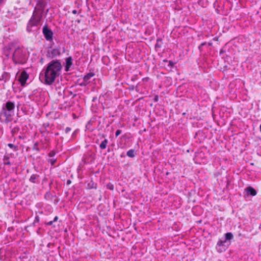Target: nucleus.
<instances>
[{"instance_id":"nucleus-1","label":"nucleus","mask_w":261,"mask_h":261,"mask_svg":"<svg viewBox=\"0 0 261 261\" xmlns=\"http://www.w3.org/2000/svg\"><path fill=\"white\" fill-rule=\"evenodd\" d=\"M63 65L61 60L53 59L49 62L40 73V79L47 85H52L62 75Z\"/></svg>"},{"instance_id":"nucleus-2","label":"nucleus","mask_w":261,"mask_h":261,"mask_svg":"<svg viewBox=\"0 0 261 261\" xmlns=\"http://www.w3.org/2000/svg\"><path fill=\"white\" fill-rule=\"evenodd\" d=\"M15 103L10 100L3 103L0 111V121L8 124L13 120L14 115Z\"/></svg>"},{"instance_id":"nucleus-3","label":"nucleus","mask_w":261,"mask_h":261,"mask_svg":"<svg viewBox=\"0 0 261 261\" xmlns=\"http://www.w3.org/2000/svg\"><path fill=\"white\" fill-rule=\"evenodd\" d=\"M28 58L27 52L23 47H17L12 54V60L15 64H23L26 63Z\"/></svg>"},{"instance_id":"nucleus-4","label":"nucleus","mask_w":261,"mask_h":261,"mask_svg":"<svg viewBox=\"0 0 261 261\" xmlns=\"http://www.w3.org/2000/svg\"><path fill=\"white\" fill-rule=\"evenodd\" d=\"M233 238L231 232H227L225 234V239L223 240H219L217 243L216 249L218 252L221 253L225 251L230 245L229 242Z\"/></svg>"},{"instance_id":"nucleus-5","label":"nucleus","mask_w":261,"mask_h":261,"mask_svg":"<svg viewBox=\"0 0 261 261\" xmlns=\"http://www.w3.org/2000/svg\"><path fill=\"white\" fill-rule=\"evenodd\" d=\"M65 51V48L58 46L56 47H49L46 52V57L50 59H56L55 58L59 57L61 54Z\"/></svg>"},{"instance_id":"nucleus-6","label":"nucleus","mask_w":261,"mask_h":261,"mask_svg":"<svg viewBox=\"0 0 261 261\" xmlns=\"http://www.w3.org/2000/svg\"><path fill=\"white\" fill-rule=\"evenodd\" d=\"M42 13L38 14L35 11L34 12L31 18L28 23L27 30L28 32L30 33L33 31L32 29L33 27H37L39 24L42 17Z\"/></svg>"},{"instance_id":"nucleus-7","label":"nucleus","mask_w":261,"mask_h":261,"mask_svg":"<svg viewBox=\"0 0 261 261\" xmlns=\"http://www.w3.org/2000/svg\"><path fill=\"white\" fill-rule=\"evenodd\" d=\"M42 33L48 41H51L53 40V33L51 29H49L47 25H45L42 29Z\"/></svg>"},{"instance_id":"nucleus-8","label":"nucleus","mask_w":261,"mask_h":261,"mask_svg":"<svg viewBox=\"0 0 261 261\" xmlns=\"http://www.w3.org/2000/svg\"><path fill=\"white\" fill-rule=\"evenodd\" d=\"M29 78V74L27 72L23 70L22 71L18 77V81L20 83L21 86H24L26 83V81Z\"/></svg>"},{"instance_id":"nucleus-9","label":"nucleus","mask_w":261,"mask_h":261,"mask_svg":"<svg viewBox=\"0 0 261 261\" xmlns=\"http://www.w3.org/2000/svg\"><path fill=\"white\" fill-rule=\"evenodd\" d=\"M65 64L64 70L66 72H68L70 70V68L71 66L73 65L72 57L70 56L66 58L65 59Z\"/></svg>"},{"instance_id":"nucleus-10","label":"nucleus","mask_w":261,"mask_h":261,"mask_svg":"<svg viewBox=\"0 0 261 261\" xmlns=\"http://www.w3.org/2000/svg\"><path fill=\"white\" fill-rule=\"evenodd\" d=\"M245 191L246 192L247 195L254 196L257 194L256 190L251 186H249L246 188Z\"/></svg>"},{"instance_id":"nucleus-11","label":"nucleus","mask_w":261,"mask_h":261,"mask_svg":"<svg viewBox=\"0 0 261 261\" xmlns=\"http://www.w3.org/2000/svg\"><path fill=\"white\" fill-rule=\"evenodd\" d=\"M40 175L37 174H33L30 177L29 180L33 184H38L39 182Z\"/></svg>"},{"instance_id":"nucleus-12","label":"nucleus","mask_w":261,"mask_h":261,"mask_svg":"<svg viewBox=\"0 0 261 261\" xmlns=\"http://www.w3.org/2000/svg\"><path fill=\"white\" fill-rule=\"evenodd\" d=\"M46 6V3L44 0H39L37 4V6L38 9L40 10L41 13H42L44 12L45 9V7Z\"/></svg>"},{"instance_id":"nucleus-13","label":"nucleus","mask_w":261,"mask_h":261,"mask_svg":"<svg viewBox=\"0 0 261 261\" xmlns=\"http://www.w3.org/2000/svg\"><path fill=\"white\" fill-rule=\"evenodd\" d=\"M10 78V74L9 72H4V73L0 75V80L4 81V82H6L9 80Z\"/></svg>"},{"instance_id":"nucleus-14","label":"nucleus","mask_w":261,"mask_h":261,"mask_svg":"<svg viewBox=\"0 0 261 261\" xmlns=\"http://www.w3.org/2000/svg\"><path fill=\"white\" fill-rule=\"evenodd\" d=\"M94 75H95V74L94 73L89 72L84 76L83 79L84 80L85 82L89 84L90 82L91 78L93 76H94Z\"/></svg>"},{"instance_id":"nucleus-15","label":"nucleus","mask_w":261,"mask_h":261,"mask_svg":"<svg viewBox=\"0 0 261 261\" xmlns=\"http://www.w3.org/2000/svg\"><path fill=\"white\" fill-rule=\"evenodd\" d=\"M11 49V47L10 45L6 46L4 48V55L6 56V57L8 58L10 54V50Z\"/></svg>"},{"instance_id":"nucleus-16","label":"nucleus","mask_w":261,"mask_h":261,"mask_svg":"<svg viewBox=\"0 0 261 261\" xmlns=\"http://www.w3.org/2000/svg\"><path fill=\"white\" fill-rule=\"evenodd\" d=\"M87 188L89 189H96V184L94 183L93 180H91L88 183Z\"/></svg>"},{"instance_id":"nucleus-17","label":"nucleus","mask_w":261,"mask_h":261,"mask_svg":"<svg viewBox=\"0 0 261 261\" xmlns=\"http://www.w3.org/2000/svg\"><path fill=\"white\" fill-rule=\"evenodd\" d=\"M9 159H10V157L7 155H5L4 156L3 160V161H5L4 162V164L5 165H12L11 163L9 161Z\"/></svg>"},{"instance_id":"nucleus-18","label":"nucleus","mask_w":261,"mask_h":261,"mask_svg":"<svg viewBox=\"0 0 261 261\" xmlns=\"http://www.w3.org/2000/svg\"><path fill=\"white\" fill-rule=\"evenodd\" d=\"M108 143V140L107 139H105L103 140L101 143L99 145V147L101 149H104L106 148L107 144Z\"/></svg>"},{"instance_id":"nucleus-19","label":"nucleus","mask_w":261,"mask_h":261,"mask_svg":"<svg viewBox=\"0 0 261 261\" xmlns=\"http://www.w3.org/2000/svg\"><path fill=\"white\" fill-rule=\"evenodd\" d=\"M126 155L130 158H134L136 155L134 149H130L126 152Z\"/></svg>"},{"instance_id":"nucleus-20","label":"nucleus","mask_w":261,"mask_h":261,"mask_svg":"<svg viewBox=\"0 0 261 261\" xmlns=\"http://www.w3.org/2000/svg\"><path fill=\"white\" fill-rule=\"evenodd\" d=\"M163 44V40L161 38H158L156 39V43L155 45V48H160Z\"/></svg>"},{"instance_id":"nucleus-21","label":"nucleus","mask_w":261,"mask_h":261,"mask_svg":"<svg viewBox=\"0 0 261 261\" xmlns=\"http://www.w3.org/2000/svg\"><path fill=\"white\" fill-rule=\"evenodd\" d=\"M53 197L54 196L49 191L46 192L44 194V198L47 200H51Z\"/></svg>"},{"instance_id":"nucleus-22","label":"nucleus","mask_w":261,"mask_h":261,"mask_svg":"<svg viewBox=\"0 0 261 261\" xmlns=\"http://www.w3.org/2000/svg\"><path fill=\"white\" fill-rule=\"evenodd\" d=\"M20 130V128L19 126H17L13 128L11 130V134L13 136Z\"/></svg>"},{"instance_id":"nucleus-23","label":"nucleus","mask_w":261,"mask_h":261,"mask_svg":"<svg viewBox=\"0 0 261 261\" xmlns=\"http://www.w3.org/2000/svg\"><path fill=\"white\" fill-rule=\"evenodd\" d=\"M38 142H36L34 143L33 147H32V149L33 150H36L37 151V152H39L40 151V149L38 147Z\"/></svg>"},{"instance_id":"nucleus-24","label":"nucleus","mask_w":261,"mask_h":261,"mask_svg":"<svg viewBox=\"0 0 261 261\" xmlns=\"http://www.w3.org/2000/svg\"><path fill=\"white\" fill-rule=\"evenodd\" d=\"M56 162H57L56 159L52 158V159H49L48 160V162L49 163L51 166L54 165L55 164V163H56Z\"/></svg>"},{"instance_id":"nucleus-25","label":"nucleus","mask_w":261,"mask_h":261,"mask_svg":"<svg viewBox=\"0 0 261 261\" xmlns=\"http://www.w3.org/2000/svg\"><path fill=\"white\" fill-rule=\"evenodd\" d=\"M8 146L11 149H13L14 151L17 150V147L12 143L8 144Z\"/></svg>"},{"instance_id":"nucleus-26","label":"nucleus","mask_w":261,"mask_h":261,"mask_svg":"<svg viewBox=\"0 0 261 261\" xmlns=\"http://www.w3.org/2000/svg\"><path fill=\"white\" fill-rule=\"evenodd\" d=\"M56 152L54 150H51V151H50V152L48 153V156L50 157V158H53L55 154H56Z\"/></svg>"},{"instance_id":"nucleus-27","label":"nucleus","mask_w":261,"mask_h":261,"mask_svg":"<svg viewBox=\"0 0 261 261\" xmlns=\"http://www.w3.org/2000/svg\"><path fill=\"white\" fill-rule=\"evenodd\" d=\"M174 65V63L172 61H169L168 62V66L170 67V68H172Z\"/></svg>"},{"instance_id":"nucleus-28","label":"nucleus","mask_w":261,"mask_h":261,"mask_svg":"<svg viewBox=\"0 0 261 261\" xmlns=\"http://www.w3.org/2000/svg\"><path fill=\"white\" fill-rule=\"evenodd\" d=\"M107 188H108V189H109L111 190H113L114 189V186H113V185H112L111 184H108L107 185Z\"/></svg>"},{"instance_id":"nucleus-29","label":"nucleus","mask_w":261,"mask_h":261,"mask_svg":"<svg viewBox=\"0 0 261 261\" xmlns=\"http://www.w3.org/2000/svg\"><path fill=\"white\" fill-rule=\"evenodd\" d=\"M206 44V42L201 43L200 45L198 46L199 49L201 51L202 50V46L205 45Z\"/></svg>"},{"instance_id":"nucleus-30","label":"nucleus","mask_w":261,"mask_h":261,"mask_svg":"<svg viewBox=\"0 0 261 261\" xmlns=\"http://www.w3.org/2000/svg\"><path fill=\"white\" fill-rule=\"evenodd\" d=\"M122 131L120 129H117L115 133V136L117 137L121 133Z\"/></svg>"},{"instance_id":"nucleus-31","label":"nucleus","mask_w":261,"mask_h":261,"mask_svg":"<svg viewBox=\"0 0 261 261\" xmlns=\"http://www.w3.org/2000/svg\"><path fill=\"white\" fill-rule=\"evenodd\" d=\"M88 84L85 82L84 80L83 79V81L80 84V85L81 86H86Z\"/></svg>"},{"instance_id":"nucleus-32","label":"nucleus","mask_w":261,"mask_h":261,"mask_svg":"<svg viewBox=\"0 0 261 261\" xmlns=\"http://www.w3.org/2000/svg\"><path fill=\"white\" fill-rule=\"evenodd\" d=\"M71 130V128L69 127H67L66 128H65V133L67 134L69 132H70Z\"/></svg>"},{"instance_id":"nucleus-33","label":"nucleus","mask_w":261,"mask_h":261,"mask_svg":"<svg viewBox=\"0 0 261 261\" xmlns=\"http://www.w3.org/2000/svg\"><path fill=\"white\" fill-rule=\"evenodd\" d=\"M39 220H40V218L38 216H36L35 217V220H34V222H39Z\"/></svg>"},{"instance_id":"nucleus-34","label":"nucleus","mask_w":261,"mask_h":261,"mask_svg":"<svg viewBox=\"0 0 261 261\" xmlns=\"http://www.w3.org/2000/svg\"><path fill=\"white\" fill-rule=\"evenodd\" d=\"M53 222H54L53 221H49L48 222H46L45 224L46 225L50 226V225H51L53 224Z\"/></svg>"},{"instance_id":"nucleus-35","label":"nucleus","mask_w":261,"mask_h":261,"mask_svg":"<svg viewBox=\"0 0 261 261\" xmlns=\"http://www.w3.org/2000/svg\"><path fill=\"white\" fill-rule=\"evenodd\" d=\"M144 82H147L149 80V77H145V78H143V80H142Z\"/></svg>"},{"instance_id":"nucleus-36","label":"nucleus","mask_w":261,"mask_h":261,"mask_svg":"<svg viewBox=\"0 0 261 261\" xmlns=\"http://www.w3.org/2000/svg\"><path fill=\"white\" fill-rule=\"evenodd\" d=\"M71 183V181L70 179H68L66 182L67 185H69Z\"/></svg>"},{"instance_id":"nucleus-37","label":"nucleus","mask_w":261,"mask_h":261,"mask_svg":"<svg viewBox=\"0 0 261 261\" xmlns=\"http://www.w3.org/2000/svg\"><path fill=\"white\" fill-rule=\"evenodd\" d=\"M58 217L56 216L54 218V220L53 221V222H56L58 220Z\"/></svg>"},{"instance_id":"nucleus-38","label":"nucleus","mask_w":261,"mask_h":261,"mask_svg":"<svg viewBox=\"0 0 261 261\" xmlns=\"http://www.w3.org/2000/svg\"><path fill=\"white\" fill-rule=\"evenodd\" d=\"M129 89L132 90H134L135 89V86H131L129 88Z\"/></svg>"},{"instance_id":"nucleus-39","label":"nucleus","mask_w":261,"mask_h":261,"mask_svg":"<svg viewBox=\"0 0 261 261\" xmlns=\"http://www.w3.org/2000/svg\"><path fill=\"white\" fill-rule=\"evenodd\" d=\"M72 13L73 14H76V13H77V11H76V10H73L72 11Z\"/></svg>"},{"instance_id":"nucleus-40","label":"nucleus","mask_w":261,"mask_h":261,"mask_svg":"<svg viewBox=\"0 0 261 261\" xmlns=\"http://www.w3.org/2000/svg\"><path fill=\"white\" fill-rule=\"evenodd\" d=\"M154 101H157L158 100V96H156L154 99Z\"/></svg>"},{"instance_id":"nucleus-41","label":"nucleus","mask_w":261,"mask_h":261,"mask_svg":"<svg viewBox=\"0 0 261 261\" xmlns=\"http://www.w3.org/2000/svg\"><path fill=\"white\" fill-rule=\"evenodd\" d=\"M18 138L20 139H24V137L21 136H18Z\"/></svg>"},{"instance_id":"nucleus-42","label":"nucleus","mask_w":261,"mask_h":261,"mask_svg":"<svg viewBox=\"0 0 261 261\" xmlns=\"http://www.w3.org/2000/svg\"><path fill=\"white\" fill-rule=\"evenodd\" d=\"M97 99L96 97H93L92 101H94Z\"/></svg>"},{"instance_id":"nucleus-43","label":"nucleus","mask_w":261,"mask_h":261,"mask_svg":"<svg viewBox=\"0 0 261 261\" xmlns=\"http://www.w3.org/2000/svg\"><path fill=\"white\" fill-rule=\"evenodd\" d=\"M94 155H95V154H93V153H91V154H90V156L92 158H94L93 156H94Z\"/></svg>"},{"instance_id":"nucleus-44","label":"nucleus","mask_w":261,"mask_h":261,"mask_svg":"<svg viewBox=\"0 0 261 261\" xmlns=\"http://www.w3.org/2000/svg\"><path fill=\"white\" fill-rule=\"evenodd\" d=\"M36 223L34 221V222L32 223L33 226H36Z\"/></svg>"},{"instance_id":"nucleus-45","label":"nucleus","mask_w":261,"mask_h":261,"mask_svg":"<svg viewBox=\"0 0 261 261\" xmlns=\"http://www.w3.org/2000/svg\"><path fill=\"white\" fill-rule=\"evenodd\" d=\"M212 45V42H208V46H211Z\"/></svg>"},{"instance_id":"nucleus-46","label":"nucleus","mask_w":261,"mask_h":261,"mask_svg":"<svg viewBox=\"0 0 261 261\" xmlns=\"http://www.w3.org/2000/svg\"><path fill=\"white\" fill-rule=\"evenodd\" d=\"M4 0H0V5L3 3Z\"/></svg>"},{"instance_id":"nucleus-47","label":"nucleus","mask_w":261,"mask_h":261,"mask_svg":"<svg viewBox=\"0 0 261 261\" xmlns=\"http://www.w3.org/2000/svg\"><path fill=\"white\" fill-rule=\"evenodd\" d=\"M53 184V181H51L50 182L49 184V187H50L51 185Z\"/></svg>"},{"instance_id":"nucleus-48","label":"nucleus","mask_w":261,"mask_h":261,"mask_svg":"<svg viewBox=\"0 0 261 261\" xmlns=\"http://www.w3.org/2000/svg\"><path fill=\"white\" fill-rule=\"evenodd\" d=\"M136 90L137 91H138V87H137V86H136Z\"/></svg>"},{"instance_id":"nucleus-49","label":"nucleus","mask_w":261,"mask_h":261,"mask_svg":"<svg viewBox=\"0 0 261 261\" xmlns=\"http://www.w3.org/2000/svg\"><path fill=\"white\" fill-rule=\"evenodd\" d=\"M259 129H260V133H261V124H260V126H259Z\"/></svg>"},{"instance_id":"nucleus-50","label":"nucleus","mask_w":261,"mask_h":261,"mask_svg":"<svg viewBox=\"0 0 261 261\" xmlns=\"http://www.w3.org/2000/svg\"><path fill=\"white\" fill-rule=\"evenodd\" d=\"M120 156H121V157H123V156H124V155L123 154H122L120 155Z\"/></svg>"},{"instance_id":"nucleus-51","label":"nucleus","mask_w":261,"mask_h":261,"mask_svg":"<svg viewBox=\"0 0 261 261\" xmlns=\"http://www.w3.org/2000/svg\"><path fill=\"white\" fill-rule=\"evenodd\" d=\"M50 243H49V244H48V245H47V246H50Z\"/></svg>"}]
</instances>
